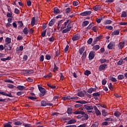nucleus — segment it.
Masks as SVG:
<instances>
[{
    "label": "nucleus",
    "instance_id": "52",
    "mask_svg": "<svg viewBox=\"0 0 127 127\" xmlns=\"http://www.w3.org/2000/svg\"><path fill=\"white\" fill-rule=\"evenodd\" d=\"M99 61H100V63L103 64V63H105L107 62V60L106 59H102L100 60Z\"/></svg>",
    "mask_w": 127,
    "mask_h": 127
},
{
    "label": "nucleus",
    "instance_id": "54",
    "mask_svg": "<svg viewBox=\"0 0 127 127\" xmlns=\"http://www.w3.org/2000/svg\"><path fill=\"white\" fill-rule=\"evenodd\" d=\"M46 59L47 60H50V59H51V56L48 55V54H47L46 55Z\"/></svg>",
    "mask_w": 127,
    "mask_h": 127
},
{
    "label": "nucleus",
    "instance_id": "29",
    "mask_svg": "<svg viewBox=\"0 0 127 127\" xmlns=\"http://www.w3.org/2000/svg\"><path fill=\"white\" fill-rule=\"evenodd\" d=\"M62 99L64 101H66V100H71V96H64L62 98Z\"/></svg>",
    "mask_w": 127,
    "mask_h": 127
},
{
    "label": "nucleus",
    "instance_id": "33",
    "mask_svg": "<svg viewBox=\"0 0 127 127\" xmlns=\"http://www.w3.org/2000/svg\"><path fill=\"white\" fill-rule=\"evenodd\" d=\"M93 50L97 51L100 49V46L99 45H96L93 47Z\"/></svg>",
    "mask_w": 127,
    "mask_h": 127
},
{
    "label": "nucleus",
    "instance_id": "21",
    "mask_svg": "<svg viewBox=\"0 0 127 127\" xmlns=\"http://www.w3.org/2000/svg\"><path fill=\"white\" fill-rule=\"evenodd\" d=\"M55 21H56V20H55V19H52L49 23V26H52L54 25V24L55 23Z\"/></svg>",
    "mask_w": 127,
    "mask_h": 127
},
{
    "label": "nucleus",
    "instance_id": "30",
    "mask_svg": "<svg viewBox=\"0 0 127 127\" xmlns=\"http://www.w3.org/2000/svg\"><path fill=\"white\" fill-rule=\"evenodd\" d=\"M69 22H70V19H68V20H67L65 22H64V26H63V27H64V28H66H66H67V24H68V23H69Z\"/></svg>",
    "mask_w": 127,
    "mask_h": 127
},
{
    "label": "nucleus",
    "instance_id": "37",
    "mask_svg": "<svg viewBox=\"0 0 127 127\" xmlns=\"http://www.w3.org/2000/svg\"><path fill=\"white\" fill-rule=\"evenodd\" d=\"M84 74L86 76H89V75H91V71L86 70L84 72Z\"/></svg>",
    "mask_w": 127,
    "mask_h": 127
},
{
    "label": "nucleus",
    "instance_id": "38",
    "mask_svg": "<svg viewBox=\"0 0 127 127\" xmlns=\"http://www.w3.org/2000/svg\"><path fill=\"white\" fill-rule=\"evenodd\" d=\"M118 80H124L125 79V76L123 74H120L118 76Z\"/></svg>",
    "mask_w": 127,
    "mask_h": 127
},
{
    "label": "nucleus",
    "instance_id": "16",
    "mask_svg": "<svg viewBox=\"0 0 127 127\" xmlns=\"http://www.w3.org/2000/svg\"><path fill=\"white\" fill-rule=\"evenodd\" d=\"M86 57H87V52L85 51L83 52L82 54V56L81 57L82 61H85V59H86Z\"/></svg>",
    "mask_w": 127,
    "mask_h": 127
},
{
    "label": "nucleus",
    "instance_id": "25",
    "mask_svg": "<svg viewBox=\"0 0 127 127\" xmlns=\"http://www.w3.org/2000/svg\"><path fill=\"white\" fill-rule=\"evenodd\" d=\"M114 115L115 117H116V118H120L121 114V113H120L119 111H115Z\"/></svg>",
    "mask_w": 127,
    "mask_h": 127
},
{
    "label": "nucleus",
    "instance_id": "6",
    "mask_svg": "<svg viewBox=\"0 0 127 127\" xmlns=\"http://www.w3.org/2000/svg\"><path fill=\"white\" fill-rule=\"evenodd\" d=\"M5 44H4V48H5V47H7V45H9L8 44L11 42V38L6 37L5 40Z\"/></svg>",
    "mask_w": 127,
    "mask_h": 127
},
{
    "label": "nucleus",
    "instance_id": "8",
    "mask_svg": "<svg viewBox=\"0 0 127 127\" xmlns=\"http://www.w3.org/2000/svg\"><path fill=\"white\" fill-rule=\"evenodd\" d=\"M102 37H103V36L100 35L96 37L95 39H94L92 45H94V44H96V43H97V42H98V41H99L100 39H102Z\"/></svg>",
    "mask_w": 127,
    "mask_h": 127
},
{
    "label": "nucleus",
    "instance_id": "12",
    "mask_svg": "<svg viewBox=\"0 0 127 127\" xmlns=\"http://www.w3.org/2000/svg\"><path fill=\"white\" fill-rule=\"evenodd\" d=\"M94 110L95 111V113L97 117L99 116H101V112H100V110L98 109V108L96 106H94Z\"/></svg>",
    "mask_w": 127,
    "mask_h": 127
},
{
    "label": "nucleus",
    "instance_id": "14",
    "mask_svg": "<svg viewBox=\"0 0 127 127\" xmlns=\"http://www.w3.org/2000/svg\"><path fill=\"white\" fill-rule=\"evenodd\" d=\"M54 13H55V14H58L60 13V10L59 8H58V7H55L54 8Z\"/></svg>",
    "mask_w": 127,
    "mask_h": 127
},
{
    "label": "nucleus",
    "instance_id": "45",
    "mask_svg": "<svg viewBox=\"0 0 127 127\" xmlns=\"http://www.w3.org/2000/svg\"><path fill=\"white\" fill-rule=\"evenodd\" d=\"M105 28H106L107 29H109V30H113V29H114V28L113 27V26H109V25L106 26Z\"/></svg>",
    "mask_w": 127,
    "mask_h": 127
},
{
    "label": "nucleus",
    "instance_id": "62",
    "mask_svg": "<svg viewBox=\"0 0 127 127\" xmlns=\"http://www.w3.org/2000/svg\"><path fill=\"white\" fill-rule=\"evenodd\" d=\"M111 81H112V82H117V78H116L115 77H112L111 78Z\"/></svg>",
    "mask_w": 127,
    "mask_h": 127
},
{
    "label": "nucleus",
    "instance_id": "27",
    "mask_svg": "<svg viewBox=\"0 0 127 127\" xmlns=\"http://www.w3.org/2000/svg\"><path fill=\"white\" fill-rule=\"evenodd\" d=\"M108 87L110 90H111V91H114V90H115V87L113 86V84L112 83H109Z\"/></svg>",
    "mask_w": 127,
    "mask_h": 127
},
{
    "label": "nucleus",
    "instance_id": "44",
    "mask_svg": "<svg viewBox=\"0 0 127 127\" xmlns=\"http://www.w3.org/2000/svg\"><path fill=\"white\" fill-rule=\"evenodd\" d=\"M7 17H12V12H7L6 14Z\"/></svg>",
    "mask_w": 127,
    "mask_h": 127
},
{
    "label": "nucleus",
    "instance_id": "10",
    "mask_svg": "<svg viewBox=\"0 0 127 127\" xmlns=\"http://www.w3.org/2000/svg\"><path fill=\"white\" fill-rule=\"evenodd\" d=\"M115 45H116L115 44V43L110 42L109 43V44L108 45V49H113L115 48Z\"/></svg>",
    "mask_w": 127,
    "mask_h": 127
},
{
    "label": "nucleus",
    "instance_id": "5",
    "mask_svg": "<svg viewBox=\"0 0 127 127\" xmlns=\"http://www.w3.org/2000/svg\"><path fill=\"white\" fill-rule=\"evenodd\" d=\"M84 107L86 111H91V110L95 109V106H89V104L84 105Z\"/></svg>",
    "mask_w": 127,
    "mask_h": 127
},
{
    "label": "nucleus",
    "instance_id": "17",
    "mask_svg": "<svg viewBox=\"0 0 127 127\" xmlns=\"http://www.w3.org/2000/svg\"><path fill=\"white\" fill-rule=\"evenodd\" d=\"M64 21H65V19L61 20L58 22V24L61 26H64V23L65 22Z\"/></svg>",
    "mask_w": 127,
    "mask_h": 127
},
{
    "label": "nucleus",
    "instance_id": "56",
    "mask_svg": "<svg viewBox=\"0 0 127 127\" xmlns=\"http://www.w3.org/2000/svg\"><path fill=\"white\" fill-rule=\"evenodd\" d=\"M42 36L43 37H45L46 35V30H45L43 31V32L41 34Z\"/></svg>",
    "mask_w": 127,
    "mask_h": 127
},
{
    "label": "nucleus",
    "instance_id": "19",
    "mask_svg": "<svg viewBox=\"0 0 127 127\" xmlns=\"http://www.w3.org/2000/svg\"><path fill=\"white\" fill-rule=\"evenodd\" d=\"M76 122L77 121L75 120L74 119H71L67 122V125H72L73 124H76Z\"/></svg>",
    "mask_w": 127,
    "mask_h": 127
},
{
    "label": "nucleus",
    "instance_id": "49",
    "mask_svg": "<svg viewBox=\"0 0 127 127\" xmlns=\"http://www.w3.org/2000/svg\"><path fill=\"white\" fill-rule=\"evenodd\" d=\"M4 127H12V126L10 125V124L8 123H5L3 124Z\"/></svg>",
    "mask_w": 127,
    "mask_h": 127
},
{
    "label": "nucleus",
    "instance_id": "58",
    "mask_svg": "<svg viewBox=\"0 0 127 127\" xmlns=\"http://www.w3.org/2000/svg\"><path fill=\"white\" fill-rule=\"evenodd\" d=\"M27 59H28V56H27L26 55H24L23 58V61H26Z\"/></svg>",
    "mask_w": 127,
    "mask_h": 127
},
{
    "label": "nucleus",
    "instance_id": "9",
    "mask_svg": "<svg viewBox=\"0 0 127 127\" xmlns=\"http://www.w3.org/2000/svg\"><path fill=\"white\" fill-rule=\"evenodd\" d=\"M0 94L2 95L3 96H6V97H9L10 98H12V97H13V96H12V94H11V93L7 94L5 92H0Z\"/></svg>",
    "mask_w": 127,
    "mask_h": 127
},
{
    "label": "nucleus",
    "instance_id": "46",
    "mask_svg": "<svg viewBox=\"0 0 127 127\" xmlns=\"http://www.w3.org/2000/svg\"><path fill=\"white\" fill-rule=\"evenodd\" d=\"M91 30H93L94 32H96L97 30H98V27L97 26H93L91 28Z\"/></svg>",
    "mask_w": 127,
    "mask_h": 127
},
{
    "label": "nucleus",
    "instance_id": "36",
    "mask_svg": "<svg viewBox=\"0 0 127 127\" xmlns=\"http://www.w3.org/2000/svg\"><path fill=\"white\" fill-rule=\"evenodd\" d=\"M6 50H7V51H10V50H11V49L12 48V46H10V45H9V44H8V45L7 46V47H5Z\"/></svg>",
    "mask_w": 127,
    "mask_h": 127
},
{
    "label": "nucleus",
    "instance_id": "64",
    "mask_svg": "<svg viewBox=\"0 0 127 127\" xmlns=\"http://www.w3.org/2000/svg\"><path fill=\"white\" fill-rule=\"evenodd\" d=\"M87 127V124L84 123L82 125H79L77 127Z\"/></svg>",
    "mask_w": 127,
    "mask_h": 127
},
{
    "label": "nucleus",
    "instance_id": "51",
    "mask_svg": "<svg viewBox=\"0 0 127 127\" xmlns=\"http://www.w3.org/2000/svg\"><path fill=\"white\" fill-rule=\"evenodd\" d=\"M121 17H127V13L126 11H123L122 15Z\"/></svg>",
    "mask_w": 127,
    "mask_h": 127
},
{
    "label": "nucleus",
    "instance_id": "11",
    "mask_svg": "<svg viewBox=\"0 0 127 127\" xmlns=\"http://www.w3.org/2000/svg\"><path fill=\"white\" fill-rule=\"evenodd\" d=\"M74 115H82V116H84L85 115V112L79 110L75 111L73 112Z\"/></svg>",
    "mask_w": 127,
    "mask_h": 127
},
{
    "label": "nucleus",
    "instance_id": "20",
    "mask_svg": "<svg viewBox=\"0 0 127 127\" xmlns=\"http://www.w3.org/2000/svg\"><path fill=\"white\" fill-rule=\"evenodd\" d=\"M101 6L99 5H97L93 7V9L95 11H98V10H100V9H101Z\"/></svg>",
    "mask_w": 127,
    "mask_h": 127
},
{
    "label": "nucleus",
    "instance_id": "60",
    "mask_svg": "<svg viewBox=\"0 0 127 127\" xmlns=\"http://www.w3.org/2000/svg\"><path fill=\"white\" fill-rule=\"evenodd\" d=\"M73 4L74 5V6H77V5L79 4V2H78V1H73Z\"/></svg>",
    "mask_w": 127,
    "mask_h": 127
},
{
    "label": "nucleus",
    "instance_id": "63",
    "mask_svg": "<svg viewBox=\"0 0 127 127\" xmlns=\"http://www.w3.org/2000/svg\"><path fill=\"white\" fill-rule=\"evenodd\" d=\"M22 94H23V92L22 91H18L16 93L17 96H21Z\"/></svg>",
    "mask_w": 127,
    "mask_h": 127
},
{
    "label": "nucleus",
    "instance_id": "40",
    "mask_svg": "<svg viewBox=\"0 0 127 127\" xmlns=\"http://www.w3.org/2000/svg\"><path fill=\"white\" fill-rule=\"evenodd\" d=\"M28 99H30V100H32V101H34L35 100H37V98L34 96H28Z\"/></svg>",
    "mask_w": 127,
    "mask_h": 127
},
{
    "label": "nucleus",
    "instance_id": "39",
    "mask_svg": "<svg viewBox=\"0 0 127 127\" xmlns=\"http://www.w3.org/2000/svg\"><path fill=\"white\" fill-rule=\"evenodd\" d=\"M31 24L32 26H34V24H35V17H33L31 21Z\"/></svg>",
    "mask_w": 127,
    "mask_h": 127
},
{
    "label": "nucleus",
    "instance_id": "43",
    "mask_svg": "<svg viewBox=\"0 0 127 127\" xmlns=\"http://www.w3.org/2000/svg\"><path fill=\"white\" fill-rule=\"evenodd\" d=\"M100 95V92H96L93 93L92 96L93 97H99Z\"/></svg>",
    "mask_w": 127,
    "mask_h": 127
},
{
    "label": "nucleus",
    "instance_id": "59",
    "mask_svg": "<svg viewBox=\"0 0 127 127\" xmlns=\"http://www.w3.org/2000/svg\"><path fill=\"white\" fill-rule=\"evenodd\" d=\"M55 40V39L54 38V37L52 36V37L49 39V41H50V42H53V41H54Z\"/></svg>",
    "mask_w": 127,
    "mask_h": 127
},
{
    "label": "nucleus",
    "instance_id": "2",
    "mask_svg": "<svg viewBox=\"0 0 127 127\" xmlns=\"http://www.w3.org/2000/svg\"><path fill=\"white\" fill-rule=\"evenodd\" d=\"M106 68H108V64H104L99 66L98 70L99 71H104Z\"/></svg>",
    "mask_w": 127,
    "mask_h": 127
},
{
    "label": "nucleus",
    "instance_id": "41",
    "mask_svg": "<svg viewBox=\"0 0 127 127\" xmlns=\"http://www.w3.org/2000/svg\"><path fill=\"white\" fill-rule=\"evenodd\" d=\"M112 23V20H106L104 22V24L106 25L107 24H111Z\"/></svg>",
    "mask_w": 127,
    "mask_h": 127
},
{
    "label": "nucleus",
    "instance_id": "1",
    "mask_svg": "<svg viewBox=\"0 0 127 127\" xmlns=\"http://www.w3.org/2000/svg\"><path fill=\"white\" fill-rule=\"evenodd\" d=\"M38 88L41 93L39 94L40 97H44L45 94H46V90L45 89V88L42 87L41 86L39 85H38Z\"/></svg>",
    "mask_w": 127,
    "mask_h": 127
},
{
    "label": "nucleus",
    "instance_id": "32",
    "mask_svg": "<svg viewBox=\"0 0 127 127\" xmlns=\"http://www.w3.org/2000/svg\"><path fill=\"white\" fill-rule=\"evenodd\" d=\"M14 126H20L22 125V123L20 121H17L14 123Z\"/></svg>",
    "mask_w": 127,
    "mask_h": 127
},
{
    "label": "nucleus",
    "instance_id": "3",
    "mask_svg": "<svg viewBox=\"0 0 127 127\" xmlns=\"http://www.w3.org/2000/svg\"><path fill=\"white\" fill-rule=\"evenodd\" d=\"M95 53H96V52L93 51H91L89 53L88 56L89 60H93V59H94V58H95Z\"/></svg>",
    "mask_w": 127,
    "mask_h": 127
},
{
    "label": "nucleus",
    "instance_id": "18",
    "mask_svg": "<svg viewBox=\"0 0 127 127\" xmlns=\"http://www.w3.org/2000/svg\"><path fill=\"white\" fill-rule=\"evenodd\" d=\"M25 73L26 74H27V75H30V74H33V73H34V70H28L27 69L25 71Z\"/></svg>",
    "mask_w": 127,
    "mask_h": 127
},
{
    "label": "nucleus",
    "instance_id": "57",
    "mask_svg": "<svg viewBox=\"0 0 127 127\" xmlns=\"http://www.w3.org/2000/svg\"><path fill=\"white\" fill-rule=\"evenodd\" d=\"M85 15L87 16L90 15L92 13V11H85Z\"/></svg>",
    "mask_w": 127,
    "mask_h": 127
},
{
    "label": "nucleus",
    "instance_id": "47",
    "mask_svg": "<svg viewBox=\"0 0 127 127\" xmlns=\"http://www.w3.org/2000/svg\"><path fill=\"white\" fill-rule=\"evenodd\" d=\"M118 65H121L124 64V61L123 60H121L117 63Z\"/></svg>",
    "mask_w": 127,
    "mask_h": 127
},
{
    "label": "nucleus",
    "instance_id": "31",
    "mask_svg": "<svg viewBox=\"0 0 127 127\" xmlns=\"http://www.w3.org/2000/svg\"><path fill=\"white\" fill-rule=\"evenodd\" d=\"M89 24V21H84L82 22V26L83 27H85V26H87V25H88Z\"/></svg>",
    "mask_w": 127,
    "mask_h": 127
},
{
    "label": "nucleus",
    "instance_id": "53",
    "mask_svg": "<svg viewBox=\"0 0 127 127\" xmlns=\"http://www.w3.org/2000/svg\"><path fill=\"white\" fill-rule=\"evenodd\" d=\"M92 42H93V38H90L89 39V40L87 41V43L88 44H92Z\"/></svg>",
    "mask_w": 127,
    "mask_h": 127
},
{
    "label": "nucleus",
    "instance_id": "50",
    "mask_svg": "<svg viewBox=\"0 0 127 127\" xmlns=\"http://www.w3.org/2000/svg\"><path fill=\"white\" fill-rule=\"evenodd\" d=\"M67 114L68 115H71V114H72V109L71 108H69L67 109Z\"/></svg>",
    "mask_w": 127,
    "mask_h": 127
},
{
    "label": "nucleus",
    "instance_id": "55",
    "mask_svg": "<svg viewBox=\"0 0 127 127\" xmlns=\"http://www.w3.org/2000/svg\"><path fill=\"white\" fill-rule=\"evenodd\" d=\"M40 61H41V62H43V61H44V56L41 55L40 57Z\"/></svg>",
    "mask_w": 127,
    "mask_h": 127
},
{
    "label": "nucleus",
    "instance_id": "35",
    "mask_svg": "<svg viewBox=\"0 0 127 127\" xmlns=\"http://www.w3.org/2000/svg\"><path fill=\"white\" fill-rule=\"evenodd\" d=\"M102 114L103 117H107L108 116V112H106L105 110L102 111Z\"/></svg>",
    "mask_w": 127,
    "mask_h": 127
},
{
    "label": "nucleus",
    "instance_id": "24",
    "mask_svg": "<svg viewBox=\"0 0 127 127\" xmlns=\"http://www.w3.org/2000/svg\"><path fill=\"white\" fill-rule=\"evenodd\" d=\"M77 96L82 98L83 97H85V93H84L83 91H81L77 93Z\"/></svg>",
    "mask_w": 127,
    "mask_h": 127
},
{
    "label": "nucleus",
    "instance_id": "28",
    "mask_svg": "<svg viewBox=\"0 0 127 127\" xmlns=\"http://www.w3.org/2000/svg\"><path fill=\"white\" fill-rule=\"evenodd\" d=\"M84 51H85L84 47H82L81 48H80L79 50V53L80 55H82L83 54Z\"/></svg>",
    "mask_w": 127,
    "mask_h": 127
},
{
    "label": "nucleus",
    "instance_id": "42",
    "mask_svg": "<svg viewBox=\"0 0 127 127\" xmlns=\"http://www.w3.org/2000/svg\"><path fill=\"white\" fill-rule=\"evenodd\" d=\"M93 26H94V23H91L88 26V27H86V29H91V28H92V27H93Z\"/></svg>",
    "mask_w": 127,
    "mask_h": 127
},
{
    "label": "nucleus",
    "instance_id": "48",
    "mask_svg": "<svg viewBox=\"0 0 127 127\" xmlns=\"http://www.w3.org/2000/svg\"><path fill=\"white\" fill-rule=\"evenodd\" d=\"M71 8L70 7H67L65 9V13H70Z\"/></svg>",
    "mask_w": 127,
    "mask_h": 127
},
{
    "label": "nucleus",
    "instance_id": "26",
    "mask_svg": "<svg viewBox=\"0 0 127 127\" xmlns=\"http://www.w3.org/2000/svg\"><path fill=\"white\" fill-rule=\"evenodd\" d=\"M119 34L120 30H115L112 33V35H119Z\"/></svg>",
    "mask_w": 127,
    "mask_h": 127
},
{
    "label": "nucleus",
    "instance_id": "22",
    "mask_svg": "<svg viewBox=\"0 0 127 127\" xmlns=\"http://www.w3.org/2000/svg\"><path fill=\"white\" fill-rule=\"evenodd\" d=\"M48 106V103H46V101H42L41 102V107H46Z\"/></svg>",
    "mask_w": 127,
    "mask_h": 127
},
{
    "label": "nucleus",
    "instance_id": "61",
    "mask_svg": "<svg viewBox=\"0 0 127 127\" xmlns=\"http://www.w3.org/2000/svg\"><path fill=\"white\" fill-rule=\"evenodd\" d=\"M14 10V12L16 14H19V10L17 9V8H15Z\"/></svg>",
    "mask_w": 127,
    "mask_h": 127
},
{
    "label": "nucleus",
    "instance_id": "23",
    "mask_svg": "<svg viewBox=\"0 0 127 127\" xmlns=\"http://www.w3.org/2000/svg\"><path fill=\"white\" fill-rule=\"evenodd\" d=\"M23 32L24 34H28V32H29V31H28V28H27V27H25L23 30Z\"/></svg>",
    "mask_w": 127,
    "mask_h": 127
},
{
    "label": "nucleus",
    "instance_id": "4",
    "mask_svg": "<svg viewBox=\"0 0 127 127\" xmlns=\"http://www.w3.org/2000/svg\"><path fill=\"white\" fill-rule=\"evenodd\" d=\"M69 25H70V23H69L67 25V28L63 30L62 33H67L69 32L70 30H71V28H72V27L69 26Z\"/></svg>",
    "mask_w": 127,
    "mask_h": 127
},
{
    "label": "nucleus",
    "instance_id": "34",
    "mask_svg": "<svg viewBox=\"0 0 127 127\" xmlns=\"http://www.w3.org/2000/svg\"><path fill=\"white\" fill-rule=\"evenodd\" d=\"M17 22L19 25L18 26V28H20V27H22V26H23V23L22 22V21H18Z\"/></svg>",
    "mask_w": 127,
    "mask_h": 127
},
{
    "label": "nucleus",
    "instance_id": "7",
    "mask_svg": "<svg viewBox=\"0 0 127 127\" xmlns=\"http://www.w3.org/2000/svg\"><path fill=\"white\" fill-rule=\"evenodd\" d=\"M80 37H81V36L80 35V34H76L72 37V39L73 41H76L77 40H79V39H80Z\"/></svg>",
    "mask_w": 127,
    "mask_h": 127
},
{
    "label": "nucleus",
    "instance_id": "13",
    "mask_svg": "<svg viewBox=\"0 0 127 127\" xmlns=\"http://www.w3.org/2000/svg\"><path fill=\"white\" fill-rule=\"evenodd\" d=\"M125 41L121 42L119 44L118 48H119V49H123V48L125 47Z\"/></svg>",
    "mask_w": 127,
    "mask_h": 127
},
{
    "label": "nucleus",
    "instance_id": "15",
    "mask_svg": "<svg viewBox=\"0 0 127 127\" xmlns=\"http://www.w3.org/2000/svg\"><path fill=\"white\" fill-rule=\"evenodd\" d=\"M17 89H18L19 91H23V90H25V89H26V87L24 86L18 85L17 87Z\"/></svg>",
    "mask_w": 127,
    "mask_h": 127
}]
</instances>
